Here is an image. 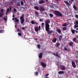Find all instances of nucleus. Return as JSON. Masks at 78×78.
Here are the masks:
<instances>
[{
	"label": "nucleus",
	"mask_w": 78,
	"mask_h": 78,
	"mask_svg": "<svg viewBox=\"0 0 78 78\" xmlns=\"http://www.w3.org/2000/svg\"><path fill=\"white\" fill-rule=\"evenodd\" d=\"M70 1H71V2H73V1H74V0H70Z\"/></svg>",
	"instance_id": "58"
},
{
	"label": "nucleus",
	"mask_w": 78,
	"mask_h": 78,
	"mask_svg": "<svg viewBox=\"0 0 78 78\" xmlns=\"http://www.w3.org/2000/svg\"><path fill=\"white\" fill-rule=\"evenodd\" d=\"M55 15L56 16H62V13H60L58 11H55Z\"/></svg>",
	"instance_id": "3"
},
{
	"label": "nucleus",
	"mask_w": 78,
	"mask_h": 78,
	"mask_svg": "<svg viewBox=\"0 0 78 78\" xmlns=\"http://www.w3.org/2000/svg\"><path fill=\"white\" fill-rule=\"evenodd\" d=\"M38 29H39V30H41V26H39Z\"/></svg>",
	"instance_id": "45"
},
{
	"label": "nucleus",
	"mask_w": 78,
	"mask_h": 78,
	"mask_svg": "<svg viewBox=\"0 0 78 78\" xmlns=\"http://www.w3.org/2000/svg\"><path fill=\"white\" fill-rule=\"evenodd\" d=\"M42 55L43 54L42 53H40L38 55V58L39 59H41L42 58Z\"/></svg>",
	"instance_id": "12"
},
{
	"label": "nucleus",
	"mask_w": 78,
	"mask_h": 78,
	"mask_svg": "<svg viewBox=\"0 0 78 78\" xmlns=\"http://www.w3.org/2000/svg\"><path fill=\"white\" fill-rule=\"evenodd\" d=\"M4 15V13H0V17H3Z\"/></svg>",
	"instance_id": "25"
},
{
	"label": "nucleus",
	"mask_w": 78,
	"mask_h": 78,
	"mask_svg": "<svg viewBox=\"0 0 78 78\" xmlns=\"http://www.w3.org/2000/svg\"><path fill=\"white\" fill-rule=\"evenodd\" d=\"M71 65H72L73 67L74 68H76V63H75L74 62H71Z\"/></svg>",
	"instance_id": "7"
},
{
	"label": "nucleus",
	"mask_w": 78,
	"mask_h": 78,
	"mask_svg": "<svg viewBox=\"0 0 78 78\" xmlns=\"http://www.w3.org/2000/svg\"><path fill=\"white\" fill-rule=\"evenodd\" d=\"M35 14L36 15V16H39V13H37V12H35Z\"/></svg>",
	"instance_id": "28"
},
{
	"label": "nucleus",
	"mask_w": 78,
	"mask_h": 78,
	"mask_svg": "<svg viewBox=\"0 0 78 78\" xmlns=\"http://www.w3.org/2000/svg\"><path fill=\"white\" fill-rule=\"evenodd\" d=\"M76 24L78 25V20H76Z\"/></svg>",
	"instance_id": "44"
},
{
	"label": "nucleus",
	"mask_w": 78,
	"mask_h": 78,
	"mask_svg": "<svg viewBox=\"0 0 78 78\" xmlns=\"http://www.w3.org/2000/svg\"><path fill=\"white\" fill-rule=\"evenodd\" d=\"M34 9H35L36 10H38L39 7L37 6H34Z\"/></svg>",
	"instance_id": "23"
},
{
	"label": "nucleus",
	"mask_w": 78,
	"mask_h": 78,
	"mask_svg": "<svg viewBox=\"0 0 78 78\" xmlns=\"http://www.w3.org/2000/svg\"><path fill=\"white\" fill-rule=\"evenodd\" d=\"M66 26H67V25L66 24V23H65L63 24V25H62V26L63 27H66Z\"/></svg>",
	"instance_id": "37"
},
{
	"label": "nucleus",
	"mask_w": 78,
	"mask_h": 78,
	"mask_svg": "<svg viewBox=\"0 0 78 78\" xmlns=\"http://www.w3.org/2000/svg\"><path fill=\"white\" fill-rule=\"evenodd\" d=\"M36 22H35L34 21H31V23L33 25H34Z\"/></svg>",
	"instance_id": "30"
},
{
	"label": "nucleus",
	"mask_w": 78,
	"mask_h": 78,
	"mask_svg": "<svg viewBox=\"0 0 78 78\" xmlns=\"http://www.w3.org/2000/svg\"><path fill=\"white\" fill-rule=\"evenodd\" d=\"M73 1H69V2L70 3V4H72L73 3Z\"/></svg>",
	"instance_id": "46"
},
{
	"label": "nucleus",
	"mask_w": 78,
	"mask_h": 78,
	"mask_svg": "<svg viewBox=\"0 0 78 78\" xmlns=\"http://www.w3.org/2000/svg\"><path fill=\"white\" fill-rule=\"evenodd\" d=\"M38 73L37 72H36V73H35V75L36 76H37V75H38Z\"/></svg>",
	"instance_id": "41"
},
{
	"label": "nucleus",
	"mask_w": 78,
	"mask_h": 78,
	"mask_svg": "<svg viewBox=\"0 0 78 78\" xmlns=\"http://www.w3.org/2000/svg\"><path fill=\"white\" fill-rule=\"evenodd\" d=\"M51 8L55 9V8H56L58 7L57 5V4H53L51 6Z\"/></svg>",
	"instance_id": "6"
},
{
	"label": "nucleus",
	"mask_w": 78,
	"mask_h": 78,
	"mask_svg": "<svg viewBox=\"0 0 78 78\" xmlns=\"http://www.w3.org/2000/svg\"><path fill=\"white\" fill-rule=\"evenodd\" d=\"M76 18H78V15H76Z\"/></svg>",
	"instance_id": "50"
},
{
	"label": "nucleus",
	"mask_w": 78,
	"mask_h": 78,
	"mask_svg": "<svg viewBox=\"0 0 78 78\" xmlns=\"http://www.w3.org/2000/svg\"><path fill=\"white\" fill-rule=\"evenodd\" d=\"M40 71H41V70H38V72H39L40 73Z\"/></svg>",
	"instance_id": "61"
},
{
	"label": "nucleus",
	"mask_w": 78,
	"mask_h": 78,
	"mask_svg": "<svg viewBox=\"0 0 78 78\" xmlns=\"http://www.w3.org/2000/svg\"><path fill=\"white\" fill-rule=\"evenodd\" d=\"M62 39V36H60L58 37V40L59 41H61Z\"/></svg>",
	"instance_id": "19"
},
{
	"label": "nucleus",
	"mask_w": 78,
	"mask_h": 78,
	"mask_svg": "<svg viewBox=\"0 0 78 78\" xmlns=\"http://www.w3.org/2000/svg\"><path fill=\"white\" fill-rule=\"evenodd\" d=\"M60 68L62 70H66V67L63 65H60Z\"/></svg>",
	"instance_id": "5"
},
{
	"label": "nucleus",
	"mask_w": 78,
	"mask_h": 78,
	"mask_svg": "<svg viewBox=\"0 0 78 78\" xmlns=\"http://www.w3.org/2000/svg\"><path fill=\"white\" fill-rule=\"evenodd\" d=\"M11 7H10V9L8 8L7 9V10H6V13L7 14V13L9 12V11H10L11 10Z\"/></svg>",
	"instance_id": "15"
},
{
	"label": "nucleus",
	"mask_w": 78,
	"mask_h": 78,
	"mask_svg": "<svg viewBox=\"0 0 78 78\" xmlns=\"http://www.w3.org/2000/svg\"><path fill=\"white\" fill-rule=\"evenodd\" d=\"M37 46L38 47V48H41V45L40 44L37 45Z\"/></svg>",
	"instance_id": "43"
},
{
	"label": "nucleus",
	"mask_w": 78,
	"mask_h": 78,
	"mask_svg": "<svg viewBox=\"0 0 78 78\" xmlns=\"http://www.w3.org/2000/svg\"><path fill=\"white\" fill-rule=\"evenodd\" d=\"M49 16H50V17H51V18L53 17V15L52 14H49Z\"/></svg>",
	"instance_id": "36"
},
{
	"label": "nucleus",
	"mask_w": 78,
	"mask_h": 78,
	"mask_svg": "<svg viewBox=\"0 0 78 78\" xmlns=\"http://www.w3.org/2000/svg\"><path fill=\"white\" fill-rule=\"evenodd\" d=\"M35 40H37V39L36 38V39H35Z\"/></svg>",
	"instance_id": "64"
},
{
	"label": "nucleus",
	"mask_w": 78,
	"mask_h": 78,
	"mask_svg": "<svg viewBox=\"0 0 78 78\" xmlns=\"http://www.w3.org/2000/svg\"><path fill=\"white\" fill-rule=\"evenodd\" d=\"M18 36H22V34H21V33H18Z\"/></svg>",
	"instance_id": "40"
},
{
	"label": "nucleus",
	"mask_w": 78,
	"mask_h": 78,
	"mask_svg": "<svg viewBox=\"0 0 78 78\" xmlns=\"http://www.w3.org/2000/svg\"><path fill=\"white\" fill-rule=\"evenodd\" d=\"M15 22L17 23L19 22V19H17L16 17H15Z\"/></svg>",
	"instance_id": "20"
},
{
	"label": "nucleus",
	"mask_w": 78,
	"mask_h": 78,
	"mask_svg": "<svg viewBox=\"0 0 78 78\" xmlns=\"http://www.w3.org/2000/svg\"><path fill=\"white\" fill-rule=\"evenodd\" d=\"M35 23V24L37 25H38V23Z\"/></svg>",
	"instance_id": "59"
},
{
	"label": "nucleus",
	"mask_w": 78,
	"mask_h": 78,
	"mask_svg": "<svg viewBox=\"0 0 78 78\" xmlns=\"http://www.w3.org/2000/svg\"><path fill=\"white\" fill-rule=\"evenodd\" d=\"M75 31H76L75 30H73V29L71 30V31L72 34H74L75 33Z\"/></svg>",
	"instance_id": "24"
},
{
	"label": "nucleus",
	"mask_w": 78,
	"mask_h": 78,
	"mask_svg": "<svg viewBox=\"0 0 78 78\" xmlns=\"http://www.w3.org/2000/svg\"><path fill=\"white\" fill-rule=\"evenodd\" d=\"M57 66H59V64H57Z\"/></svg>",
	"instance_id": "56"
},
{
	"label": "nucleus",
	"mask_w": 78,
	"mask_h": 78,
	"mask_svg": "<svg viewBox=\"0 0 78 78\" xmlns=\"http://www.w3.org/2000/svg\"><path fill=\"white\" fill-rule=\"evenodd\" d=\"M4 32V30H0V33H2Z\"/></svg>",
	"instance_id": "31"
},
{
	"label": "nucleus",
	"mask_w": 78,
	"mask_h": 78,
	"mask_svg": "<svg viewBox=\"0 0 78 78\" xmlns=\"http://www.w3.org/2000/svg\"><path fill=\"white\" fill-rule=\"evenodd\" d=\"M17 32H20V29H17Z\"/></svg>",
	"instance_id": "48"
},
{
	"label": "nucleus",
	"mask_w": 78,
	"mask_h": 78,
	"mask_svg": "<svg viewBox=\"0 0 78 78\" xmlns=\"http://www.w3.org/2000/svg\"><path fill=\"white\" fill-rule=\"evenodd\" d=\"M44 3V1L43 0H41L38 1V3L40 5Z\"/></svg>",
	"instance_id": "9"
},
{
	"label": "nucleus",
	"mask_w": 78,
	"mask_h": 78,
	"mask_svg": "<svg viewBox=\"0 0 78 78\" xmlns=\"http://www.w3.org/2000/svg\"><path fill=\"white\" fill-rule=\"evenodd\" d=\"M7 17L6 16V18L5 17H4L3 18L4 20L5 21H7Z\"/></svg>",
	"instance_id": "33"
},
{
	"label": "nucleus",
	"mask_w": 78,
	"mask_h": 78,
	"mask_svg": "<svg viewBox=\"0 0 78 78\" xmlns=\"http://www.w3.org/2000/svg\"><path fill=\"white\" fill-rule=\"evenodd\" d=\"M68 73H70V71H68Z\"/></svg>",
	"instance_id": "60"
},
{
	"label": "nucleus",
	"mask_w": 78,
	"mask_h": 78,
	"mask_svg": "<svg viewBox=\"0 0 78 78\" xmlns=\"http://www.w3.org/2000/svg\"><path fill=\"white\" fill-rule=\"evenodd\" d=\"M73 41L76 43H78V40H76V39L75 37H74L73 38Z\"/></svg>",
	"instance_id": "10"
},
{
	"label": "nucleus",
	"mask_w": 78,
	"mask_h": 78,
	"mask_svg": "<svg viewBox=\"0 0 78 78\" xmlns=\"http://www.w3.org/2000/svg\"><path fill=\"white\" fill-rule=\"evenodd\" d=\"M64 50H65L66 51H68V52L70 51V49H69V48H67L66 47H64Z\"/></svg>",
	"instance_id": "13"
},
{
	"label": "nucleus",
	"mask_w": 78,
	"mask_h": 78,
	"mask_svg": "<svg viewBox=\"0 0 78 78\" xmlns=\"http://www.w3.org/2000/svg\"><path fill=\"white\" fill-rule=\"evenodd\" d=\"M45 2H48V0H45Z\"/></svg>",
	"instance_id": "55"
},
{
	"label": "nucleus",
	"mask_w": 78,
	"mask_h": 78,
	"mask_svg": "<svg viewBox=\"0 0 78 78\" xmlns=\"http://www.w3.org/2000/svg\"><path fill=\"white\" fill-rule=\"evenodd\" d=\"M73 8H74V9L77 10V8H76V7L75 6V3H74V5H73Z\"/></svg>",
	"instance_id": "29"
},
{
	"label": "nucleus",
	"mask_w": 78,
	"mask_h": 78,
	"mask_svg": "<svg viewBox=\"0 0 78 78\" xmlns=\"http://www.w3.org/2000/svg\"><path fill=\"white\" fill-rule=\"evenodd\" d=\"M39 10L44 11H45V9L44 7H41L39 9Z\"/></svg>",
	"instance_id": "14"
},
{
	"label": "nucleus",
	"mask_w": 78,
	"mask_h": 78,
	"mask_svg": "<svg viewBox=\"0 0 78 78\" xmlns=\"http://www.w3.org/2000/svg\"><path fill=\"white\" fill-rule=\"evenodd\" d=\"M24 14H22V16H20V23H21V25H23L25 21V20L24 19Z\"/></svg>",
	"instance_id": "2"
},
{
	"label": "nucleus",
	"mask_w": 78,
	"mask_h": 78,
	"mask_svg": "<svg viewBox=\"0 0 78 78\" xmlns=\"http://www.w3.org/2000/svg\"><path fill=\"white\" fill-rule=\"evenodd\" d=\"M15 18H12V20H14V19H15Z\"/></svg>",
	"instance_id": "53"
},
{
	"label": "nucleus",
	"mask_w": 78,
	"mask_h": 78,
	"mask_svg": "<svg viewBox=\"0 0 78 78\" xmlns=\"http://www.w3.org/2000/svg\"><path fill=\"white\" fill-rule=\"evenodd\" d=\"M74 28H78V25H75L74 26Z\"/></svg>",
	"instance_id": "42"
},
{
	"label": "nucleus",
	"mask_w": 78,
	"mask_h": 78,
	"mask_svg": "<svg viewBox=\"0 0 78 78\" xmlns=\"http://www.w3.org/2000/svg\"><path fill=\"white\" fill-rule=\"evenodd\" d=\"M66 29H67L66 27H63V29H62V30H63L64 31V30H66Z\"/></svg>",
	"instance_id": "32"
},
{
	"label": "nucleus",
	"mask_w": 78,
	"mask_h": 78,
	"mask_svg": "<svg viewBox=\"0 0 78 78\" xmlns=\"http://www.w3.org/2000/svg\"><path fill=\"white\" fill-rule=\"evenodd\" d=\"M64 3L66 4V5L68 6H70V5H71V4L69 3L68 2V1H64Z\"/></svg>",
	"instance_id": "4"
},
{
	"label": "nucleus",
	"mask_w": 78,
	"mask_h": 78,
	"mask_svg": "<svg viewBox=\"0 0 78 78\" xmlns=\"http://www.w3.org/2000/svg\"><path fill=\"white\" fill-rule=\"evenodd\" d=\"M57 32L58 34H60L61 33V30L60 29H58Z\"/></svg>",
	"instance_id": "26"
},
{
	"label": "nucleus",
	"mask_w": 78,
	"mask_h": 78,
	"mask_svg": "<svg viewBox=\"0 0 78 78\" xmlns=\"http://www.w3.org/2000/svg\"><path fill=\"white\" fill-rule=\"evenodd\" d=\"M64 71H60L58 72V74H63Z\"/></svg>",
	"instance_id": "22"
},
{
	"label": "nucleus",
	"mask_w": 78,
	"mask_h": 78,
	"mask_svg": "<svg viewBox=\"0 0 78 78\" xmlns=\"http://www.w3.org/2000/svg\"><path fill=\"white\" fill-rule=\"evenodd\" d=\"M50 23V20H46L45 21V30L46 31L48 32V34L49 35H51V34L53 33L52 30L49 31L50 29V25L48 23Z\"/></svg>",
	"instance_id": "1"
},
{
	"label": "nucleus",
	"mask_w": 78,
	"mask_h": 78,
	"mask_svg": "<svg viewBox=\"0 0 78 78\" xmlns=\"http://www.w3.org/2000/svg\"><path fill=\"white\" fill-rule=\"evenodd\" d=\"M1 13L3 12V9H2L1 10Z\"/></svg>",
	"instance_id": "49"
},
{
	"label": "nucleus",
	"mask_w": 78,
	"mask_h": 78,
	"mask_svg": "<svg viewBox=\"0 0 78 78\" xmlns=\"http://www.w3.org/2000/svg\"><path fill=\"white\" fill-rule=\"evenodd\" d=\"M56 41L57 39L56 38H54V39H53V40H52V42L53 43H56Z\"/></svg>",
	"instance_id": "18"
},
{
	"label": "nucleus",
	"mask_w": 78,
	"mask_h": 78,
	"mask_svg": "<svg viewBox=\"0 0 78 78\" xmlns=\"http://www.w3.org/2000/svg\"><path fill=\"white\" fill-rule=\"evenodd\" d=\"M20 4H21V5H22V6H23V2L22 1H20Z\"/></svg>",
	"instance_id": "35"
},
{
	"label": "nucleus",
	"mask_w": 78,
	"mask_h": 78,
	"mask_svg": "<svg viewBox=\"0 0 78 78\" xmlns=\"http://www.w3.org/2000/svg\"><path fill=\"white\" fill-rule=\"evenodd\" d=\"M44 20V19H39V21H40V22H42L43 21V20Z\"/></svg>",
	"instance_id": "39"
},
{
	"label": "nucleus",
	"mask_w": 78,
	"mask_h": 78,
	"mask_svg": "<svg viewBox=\"0 0 78 78\" xmlns=\"http://www.w3.org/2000/svg\"><path fill=\"white\" fill-rule=\"evenodd\" d=\"M78 62V60H75V62H76V63H77V62Z\"/></svg>",
	"instance_id": "47"
},
{
	"label": "nucleus",
	"mask_w": 78,
	"mask_h": 78,
	"mask_svg": "<svg viewBox=\"0 0 78 78\" xmlns=\"http://www.w3.org/2000/svg\"><path fill=\"white\" fill-rule=\"evenodd\" d=\"M35 29V31L36 32H37L38 31V30H39V29H38V27H36L34 28Z\"/></svg>",
	"instance_id": "17"
},
{
	"label": "nucleus",
	"mask_w": 78,
	"mask_h": 78,
	"mask_svg": "<svg viewBox=\"0 0 78 78\" xmlns=\"http://www.w3.org/2000/svg\"><path fill=\"white\" fill-rule=\"evenodd\" d=\"M22 29H23V30H25V27H22Z\"/></svg>",
	"instance_id": "52"
},
{
	"label": "nucleus",
	"mask_w": 78,
	"mask_h": 78,
	"mask_svg": "<svg viewBox=\"0 0 78 78\" xmlns=\"http://www.w3.org/2000/svg\"><path fill=\"white\" fill-rule=\"evenodd\" d=\"M41 25H42L44 26V23H42Z\"/></svg>",
	"instance_id": "51"
},
{
	"label": "nucleus",
	"mask_w": 78,
	"mask_h": 78,
	"mask_svg": "<svg viewBox=\"0 0 78 78\" xmlns=\"http://www.w3.org/2000/svg\"><path fill=\"white\" fill-rule=\"evenodd\" d=\"M15 17V15H13V16H12V17Z\"/></svg>",
	"instance_id": "57"
},
{
	"label": "nucleus",
	"mask_w": 78,
	"mask_h": 78,
	"mask_svg": "<svg viewBox=\"0 0 78 78\" xmlns=\"http://www.w3.org/2000/svg\"><path fill=\"white\" fill-rule=\"evenodd\" d=\"M55 44L56 45V47H57V48H58L59 46L60 45V44L58 43H56Z\"/></svg>",
	"instance_id": "21"
},
{
	"label": "nucleus",
	"mask_w": 78,
	"mask_h": 78,
	"mask_svg": "<svg viewBox=\"0 0 78 78\" xmlns=\"http://www.w3.org/2000/svg\"><path fill=\"white\" fill-rule=\"evenodd\" d=\"M75 32H76V34L78 33V31H75Z\"/></svg>",
	"instance_id": "54"
},
{
	"label": "nucleus",
	"mask_w": 78,
	"mask_h": 78,
	"mask_svg": "<svg viewBox=\"0 0 78 78\" xmlns=\"http://www.w3.org/2000/svg\"><path fill=\"white\" fill-rule=\"evenodd\" d=\"M41 65L42 66V67L43 68H45V67H46V65L45 64L42 62H41Z\"/></svg>",
	"instance_id": "8"
},
{
	"label": "nucleus",
	"mask_w": 78,
	"mask_h": 78,
	"mask_svg": "<svg viewBox=\"0 0 78 78\" xmlns=\"http://www.w3.org/2000/svg\"><path fill=\"white\" fill-rule=\"evenodd\" d=\"M73 42H70L69 43V45L70 46H72V47L73 46Z\"/></svg>",
	"instance_id": "16"
},
{
	"label": "nucleus",
	"mask_w": 78,
	"mask_h": 78,
	"mask_svg": "<svg viewBox=\"0 0 78 78\" xmlns=\"http://www.w3.org/2000/svg\"><path fill=\"white\" fill-rule=\"evenodd\" d=\"M76 30H78V28L77 29H76Z\"/></svg>",
	"instance_id": "63"
},
{
	"label": "nucleus",
	"mask_w": 78,
	"mask_h": 78,
	"mask_svg": "<svg viewBox=\"0 0 78 78\" xmlns=\"http://www.w3.org/2000/svg\"><path fill=\"white\" fill-rule=\"evenodd\" d=\"M48 75H49V74H48L45 75V78H48Z\"/></svg>",
	"instance_id": "34"
},
{
	"label": "nucleus",
	"mask_w": 78,
	"mask_h": 78,
	"mask_svg": "<svg viewBox=\"0 0 78 78\" xmlns=\"http://www.w3.org/2000/svg\"><path fill=\"white\" fill-rule=\"evenodd\" d=\"M13 11L14 12H17V10L15 8H14Z\"/></svg>",
	"instance_id": "38"
},
{
	"label": "nucleus",
	"mask_w": 78,
	"mask_h": 78,
	"mask_svg": "<svg viewBox=\"0 0 78 78\" xmlns=\"http://www.w3.org/2000/svg\"><path fill=\"white\" fill-rule=\"evenodd\" d=\"M76 53H78V51H76Z\"/></svg>",
	"instance_id": "62"
},
{
	"label": "nucleus",
	"mask_w": 78,
	"mask_h": 78,
	"mask_svg": "<svg viewBox=\"0 0 78 78\" xmlns=\"http://www.w3.org/2000/svg\"><path fill=\"white\" fill-rule=\"evenodd\" d=\"M53 55H54L55 56L57 57L58 58H61V56L58 54H56L55 53H53Z\"/></svg>",
	"instance_id": "11"
},
{
	"label": "nucleus",
	"mask_w": 78,
	"mask_h": 78,
	"mask_svg": "<svg viewBox=\"0 0 78 78\" xmlns=\"http://www.w3.org/2000/svg\"><path fill=\"white\" fill-rule=\"evenodd\" d=\"M17 6H20V2H18L17 3Z\"/></svg>",
	"instance_id": "27"
}]
</instances>
